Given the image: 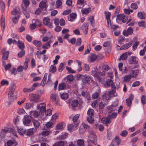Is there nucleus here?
I'll list each match as a JSON object with an SVG mask.
<instances>
[{
  "instance_id": "56",
  "label": "nucleus",
  "mask_w": 146,
  "mask_h": 146,
  "mask_svg": "<svg viewBox=\"0 0 146 146\" xmlns=\"http://www.w3.org/2000/svg\"><path fill=\"white\" fill-rule=\"evenodd\" d=\"M50 46V44L49 42H47L43 45L42 48L44 49H48Z\"/></svg>"
},
{
  "instance_id": "61",
  "label": "nucleus",
  "mask_w": 146,
  "mask_h": 146,
  "mask_svg": "<svg viewBox=\"0 0 146 146\" xmlns=\"http://www.w3.org/2000/svg\"><path fill=\"white\" fill-rule=\"evenodd\" d=\"M33 91V89L31 87L28 89L26 88H24L23 91L24 92H30Z\"/></svg>"
},
{
  "instance_id": "5",
  "label": "nucleus",
  "mask_w": 146,
  "mask_h": 146,
  "mask_svg": "<svg viewBox=\"0 0 146 146\" xmlns=\"http://www.w3.org/2000/svg\"><path fill=\"white\" fill-rule=\"evenodd\" d=\"M8 95V98L10 102H12L17 98V94L14 92H9Z\"/></svg>"
},
{
  "instance_id": "17",
  "label": "nucleus",
  "mask_w": 146,
  "mask_h": 146,
  "mask_svg": "<svg viewBox=\"0 0 146 146\" xmlns=\"http://www.w3.org/2000/svg\"><path fill=\"white\" fill-rule=\"evenodd\" d=\"M101 92V90L100 88H98L97 90V92L94 93L92 95V98L94 99L97 98L99 96V94Z\"/></svg>"
},
{
  "instance_id": "48",
  "label": "nucleus",
  "mask_w": 146,
  "mask_h": 146,
  "mask_svg": "<svg viewBox=\"0 0 146 146\" xmlns=\"http://www.w3.org/2000/svg\"><path fill=\"white\" fill-rule=\"evenodd\" d=\"M103 46L104 47H111V42L110 41H106L104 42Z\"/></svg>"
},
{
  "instance_id": "49",
  "label": "nucleus",
  "mask_w": 146,
  "mask_h": 146,
  "mask_svg": "<svg viewBox=\"0 0 146 146\" xmlns=\"http://www.w3.org/2000/svg\"><path fill=\"white\" fill-rule=\"evenodd\" d=\"M127 57V52L123 53L120 57V58L123 60H125Z\"/></svg>"
},
{
  "instance_id": "18",
  "label": "nucleus",
  "mask_w": 146,
  "mask_h": 146,
  "mask_svg": "<svg viewBox=\"0 0 146 146\" xmlns=\"http://www.w3.org/2000/svg\"><path fill=\"white\" fill-rule=\"evenodd\" d=\"M7 144L8 146H15L17 145V142L15 140H8Z\"/></svg>"
},
{
  "instance_id": "47",
  "label": "nucleus",
  "mask_w": 146,
  "mask_h": 146,
  "mask_svg": "<svg viewBox=\"0 0 146 146\" xmlns=\"http://www.w3.org/2000/svg\"><path fill=\"white\" fill-rule=\"evenodd\" d=\"M8 133V128L7 129H2L0 133V136L3 137L4 136L5 133Z\"/></svg>"
},
{
  "instance_id": "28",
  "label": "nucleus",
  "mask_w": 146,
  "mask_h": 146,
  "mask_svg": "<svg viewBox=\"0 0 146 146\" xmlns=\"http://www.w3.org/2000/svg\"><path fill=\"white\" fill-rule=\"evenodd\" d=\"M33 43L37 47H40L42 44V43L41 41L36 40H34L33 41Z\"/></svg>"
},
{
  "instance_id": "36",
  "label": "nucleus",
  "mask_w": 146,
  "mask_h": 146,
  "mask_svg": "<svg viewBox=\"0 0 146 146\" xmlns=\"http://www.w3.org/2000/svg\"><path fill=\"white\" fill-rule=\"evenodd\" d=\"M87 113L89 116H92L94 113V110L90 108L88 110Z\"/></svg>"
},
{
  "instance_id": "45",
  "label": "nucleus",
  "mask_w": 146,
  "mask_h": 146,
  "mask_svg": "<svg viewBox=\"0 0 146 146\" xmlns=\"http://www.w3.org/2000/svg\"><path fill=\"white\" fill-rule=\"evenodd\" d=\"M33 128L30 129H28L26 132V135L27 136H31L33 134Z\"/></svg>"
},
{
  "instance_id": "13",
  "label": "nucleus",
  "mask_w": 146,
  "mask_h": 146,
  "mask_svg": "<svg viewBox=\"0 0 146 146\" xmlns=\"http://www.w3.org/2000/svg\"><path fill=\"white\" fill-rule=\"evenodd\" d=\"M129 64H137L138 63V58L134 56H132L129 59Z\"/></svg>"
},
{
  "instance_id": "35",
  "label": "nucleus",
  "mask_w": 146,
  "mask_h": 146,
  "mask_svg": "<svg viewBox=\"0 0 146 146\" xmlns=\"http://www.w3.org/2000/svg\"><path fill=\"white\" fill-rule=\"evenodd\" d=\"M89 20L90 21L91 25L94 27L95 26L94 19L93 16H90L88 18Z\"/></svg>"
},
{
  "instance_id": "53",
  "label": "nucleus",
  "mask_w": 146,
  "mask_h": 146,
  "mask_svg": "<svg viewBox=\"0 0 146 146\" xmlns=\"http://www.w3.org/2000/svg\"><path fill=\"white\" fill-rule=\"evenodd\" d=\"M17 129L18 133L20 135H23L25 133V130L23 128H21L19 129L17 128Z\"/></svg>"
},
{
  "instance_id": "58",
  "label": "nucleus",
  "mask_w": 146,
  "mask_h": 146,
  "mask_svg": "<svg viewBox=\"0 0 146 146\" xmlns=\"http://www.w3.org/2000/svg\"><path fill=\"white\" fill-rule=\"evenodd\" d=\"M84 0H78L77 1V7L79 8L80 9L81 8V7H79V5H82L84 3Z\"/></svg>"
},
{
  "instance_id": "6",
  "label": "nucleus",
  "mask_w": 146,
  "mask_h": 146,
  "mask_svg": "<svg viewBox=\"0 0 146 146\" xmlns=\"http://www.w3.org/2000/svg\"><path fill=\"white\" fill-rule=\"evenodd\" d=\"M11 14L12 15H15V16H19V17H20L21 13L19 7H15L12 11Z\"/></svg>"
},
{
  "instance_id": "29",
  "label": "nucleus",
  "mask_w": 146,
  "mask_h": 146,
  "mask_svg": "<svg viewBox=\"0 0 146 146\" xmlns=\"http://www.w3.org/2000/svg\"><path fill=\"white\" fill-rule=\"evenodd\" d=\"M131 42L125 44L120 48V49L124 50L127 49L131 46Z\"/></svg>"
},
{
  "instance_id": "3",
  "label": "nucleus",
  "mask_w": 146,
  "mask_h": 146,
  "mask_svg": "<svg viewBox=\"0 0 146 146\" xmlns=\"http://www.w3.org/2000/svg\"><path fill=\"white\" fill-rule=\"evenodd\" d=\"M89 128V126L85 123L81 125L79 129V133L80 134H82L84 133L86 130Z\"/></svg>"
},
{
  "instance_id": "42",
  "label": "nucleus",
  "mask_w": 146,
  "mask_h": 146,
  "mask_svg": "<svg viewBox=\"0 0 146 146\" xmlns=\"http://www.w3.org/2000/svg\"><path fill=\"white\" fill-rule=\"evenodd\" d=\"M76 62L78 63V66L77 69V71L78 72L81 71L82 70V68L81 66V62L77 60Z\"/></svg>"
},
{
  "instance_id": "10",
  "label": "nucleus",
  "mask_w": 146,
  "mask_h": 146,
  "mask_svg": "<svg viewBox=\"0 0 146 146\" xmlns=\"http://www.w3.org/2000/svg\"><path fill=\"white\" fill-rule=\"evenodd\" d=\"M133 33V29L131 27L128 28L127 30H124L123 32V35L125 36H128L129 35H131Z\"/></svg>"
},
{
  "instance_id": "26",
  "label": "nucleus",
  "mask_w": 146,
  "mask_h": 146,
  "mask_svg": "<svg viewBox=\"0 0 146 146\" xmlns=\"http://www.w3.org/2000/svg\"><path fill=\"white\" fill-rule=\"evenodd\" d=\"M81 94L82 96L87 98L88 100H90V96L88 92L82 91L81 93Z\"/></svg>"
},
{
  "instance_id": "39",
  "label": "nucleus",
  "mask_w": 146,
  "mask_h": 146,
  "mask_svg": "<svg viewBox=\"0 0 146 146\" xmlns=\"http://www.w3.org/2000/svg\"><path fill=\"white\" fill-rule=\"evenodd\" d=\"M25 54V50L24 49L21 50L18 53V56L19 58H21Z\"/></svg>"
},
{
  "instance_id": "31",
  "label": "nucleus",
  "mask_w": 146,
  "mask_h": 146,
  "mask_svg": "<svg viewBox=\"0 0 146 146\" xmlns=\"http://www.w3.org/2000/svg\"><path fill=\"white\" fill-rule=\"evenodd\" d=\"M139 69L136 70H131L132 72V74L133 75V77H136L138 75L139 72Z\"/></svg>"
},
{
  "instance_id": "2",
  "label": "nucleus",
  "mask_w": 146,
  "mask_h": 146,
  "mask_svg": "<svg viewBox=\"0 0 146 146\" xmlns=\"http://www.w3.org/2000/svg\"><path fill=\"white\" fill-rule=\"evenodd\" d=\"M82 81L84 84L90 83L92 81V77L89 76H84L82 78Z\"/></svg>"
},
{
  "instance_id": "23",
  "label": "nucleus",
  "mask_w": 146,
  "mask_h": 146,
  "mask_svg": "<svg viewBox=\"0 0 146 146\" xmlns=\"http://www.w3.org/2000/svg\"><path fill=\"white\" fill-rule=\"evenodd\" d=\"M39 7L41 9H44V10L46 9L47 7L46 3L44 1H41L39 4Z\"/></svg>"
},
{
  "instance_id": "33",
  "label": "nucleus",
  "mask_w": 146,
  "mask_h": 146,
  "mask_svg": "<svg viewBox=\"0 0 146 146\" xmlns=\"http://www.w3.org/2000/svg\"><path fill=\"white\" fill-rule=\"evenodd\" d=\"M78 104V101L76 100H74L72 101L71 105L73 107L75 108L77 107Z\"/></svg>"
},
{
  "instance_id": "37",
  "label": "nucleus",
  "mask_w": 146,
  "mask_h": 146,
  "mask_svg": "<svg viewBox=\"0 0 146 146\" xmlns=\"http://www.w3.org/2000/svg\"><path fill=\"white\" fill-rule=\"evenodd\" d=\"M26 8L25 7L24 8L23 7V12L24 14L25 15L27 19H28L29 18L30 15L29 13L27 12V9H26Z\"/></svg>"
},
{
  "instance_id": "14",
  "label": "nucleus",
  "mask_w": 146,
  "mask_h": 146,
  "mask_svg": "<svg viewBox=\"0 0 146 146\" xmlns=\"http://www.w3.org/2000/svg\"><path fill=\"white\" fill-rule=\"evenodd\" d=\"M89 26V24L86 23H84L82 26V29L85 35L88 33Z\"/></svg>"
},
{
  "instance_id": "34",
  "label": "nucleus",
  "mask_w": 146,
  "mask_h": 146,
  "mask_svg": "<svg viewBox=\"0 0 146 146\" xmlns=\"http://www.w3.org/2000/svg\"><path fill=\"white\" fill-rule=\"evenodd\" d=\"M30 62V60L29 58H27L25 59V61L24 62L23 65V67L24 69L26 70L28 67V62Z\"/></svg>"
},
{
  "instance_id": "15",
  "label": "nucleus",
  "mask_w": 146,
  "mask_h": 146,
  "mask_svg": "<svg viewBox=\"0 0 146 146\" xmlns=\"http://www.w3.org/2000/svg\"><path fill=\"white\" fill-rule=\"evenodd\" d=\"M32 122L34 127L36 129H37L40 126L41 121L40 120H32Z\"/></svg>"
},
{
  "instance_id": "43",
  "label": "nucleus",
  "mask_w": 146,
  "mask_h": 146,
  "mask_svg": "<svg viewBox=\"0 0 146 146\" xmlns=\"http://www.w3.org/2000/svg\"><path fill=\"white\" fill-rule=\"evenodd\" d=\"M56 66L54 64L52 65L50 68L49 71L52 73H54L56 71Z\"/></svg>"
},
{
  "instance_id": "25",
  "label": "nucleus",
  "mask_w": 146,
  "mask_h": 146,
  "mask_svg": "<svg viewBox=\"0 0 146 146\" xmlns=\"http://www.w3.org/2000/svg\"><path fill=\"white\" fill-rule=\"evenodd\" d=\"M18 46L21 49H24L25 48V45L24 42L22 41L18 40L17 41Z\"/></svg>"
},
{
  "instance_id": "8",
  "label": "nucleus",
  "mask_w": 146,
  "mask_h": 146,
  "mask_svg": "<svg viewBox=\"0 0 146 146\" xmlns=\"http://www.w3.org/2000/svg\"><path fill=\"white\" fill-rule=\"evenodd\" d=\"M29 98L31 101L37 102L39 98V96L36 94H30L29 95Z\"/></svg>"
},
{
  "instance_id": "1",
  "label": "nucleus",
  "mask_w": 146,
  "mask_h": 146,
  "mask_svg": "<svg viewBox=\"0 0 146 146\" xmlns=\"http://www.w3.org/2000/svg\"><path fill=\"white\" fill-rule=\"evenodd\" d=\"M32 118V117L31 116H25L23 119V122L24 125L26 126H29Z\"/></svg>"
},
{
  "instance_id": "63",
  "label": "nucleus",
  "mask_w": 146,
  "mask_h": 146,
  "mask_svg": "<svg viewBox=\"0 0 146 146\" xmlns=\"http://www.w3.org/2000/svg\"><path fill=\"white\" fill-rule=\"evenodd\" d=\"M137 16L141 19H143L145 18L143 13L142 12H139L137 13Z\"/></svg>"
},
{
  "instance_id": "24",
  "label": "nucleus",
  "mask_w": 146,
  "mask_h": 146,
  "mask_svg": "<svg viewBox=\"0 0 146 146\" xmlns=\"http://www.w3.org/2000/svg\"><path fill=\"white\" fill-rule=\"evenodd\" d=\"M91 138L90 141L93 143L94 145L97 144V137L96 135H90Z\"/></svg>"
},
{
  "instance_id": "59",
  "label": "nucleus",
  "mask_w": 146,
  "mask_h": 146,
  "mask_svg": "<svg viewBox=\"0 0 146 146\" xmlns=\"http://www.w3.org/2000/svg\"><path fill=\"white\" fill-rule=\"evenodd\" d=\"M66 69L69 73H75L76 72V71L73 70L70 67L67 66L66 67Z\"/></svg>"
},
{
  "instance_id": "40",
  "label": "nucleus",
  "mask_w": 146,
  "mask_h": 146,
  "mask_svg": "<svg viewBox=\"0 0 146 146\" xmlns=\"http://www.w3.org/2000/svg\"><path fill=\"white\" fill-rule=\"evenodd\" d=\"M103 97L106 100H109L111 97V92H109L108 93L105 94Z\"/></svg>"
},
{
  "instance_id": "9",
  "label": "nucleus",
  "mask_w": 146,
  "mask_h": 146,
  "mask_svg": "<svg viewBox=\"0 0 146 146\" xmlns=\"http://www.w3.org/2000/svg\"><path fill=\"white\" fill-rule=\"evenodd\" d=\"M122 21L123 23H125L128 20L127 17H125L123 14H119L117 16V20Z\"/></svg>"
},
{
  "instance_id": "46",
  "label": "nucleus",
  "mask_w": 146,
  "mask_h": 146,
  "mask_svg": "<svg viewBox=\"0 0 146 146\" xmlns=\"http://www.w3.org/2000/svg\"><path fill=\"white\" fill-rule=\"evenodd\" d=\"M56 128L57 130H61L64 128L63 123H61L58 124L56 125Z\"/></svg>"
},
{
  "instance_id": "11",
  "label": "nucleus",
  "mask_w": 146,
  "mask_h": 146,
  "mask_svg": "<svg viewBox=\"0 0 146 146\" xmlns=\"http://www.w3.org/2000/svg\"><path fill=\"white\" fill-rule=\"evenodd\" d=\"M102 122L106 126H108V124H110L111 122V118L108 115L106 117L102 118L101 119Z\"/></svg>"
},
{
  "instance_id": "41",
  "label": "nucleus",
  "mask_w": 146,
  "mask_h": 146,
  "mask_svg": "<svg viewBox=\"0 0 146 146\" xmlns=\"http://www.w3.org/2000/svg\"><path fill=\"white\" fill-rule=\"evenodd\" d=\"M8 132L14 135L17 136V135L13 128H8Z\"/></svg>"
},
{
  "instance_id": "57",
  "label": "nucleus",
  "mask_w": 146,
  "mask_h": 146,
  "mask_svg": "<svg viewBox=\"0 0 146 146\" xmlns=\"http://www.w3.org/2000/svg\"><path fill=\"white\" fill-rule=\"evenodd\" d=\"M104 13L106 20L110 19L111 13L109 12L106 11H105Z\"/></svg>"
},
{
  "instance_id": "55",
  "label": "nucleus",
  "mask_w": 146,
  "mask_h": 146,
  "mask_svg": "<svg viewBox=\"0 0 146 146\" xmlns=\"http://www.w3.org/2000/svg\"><path fill=\"white\" fill-rule=\"evenodd\" d=\"M141 100L142 104L143 105H145L146 102L145 96L144 95H143L141 98Z\"/></svg>"
},
{
  "instance_id": "32",
  "label": "nucleus",
  "mask_w": 146,
  "mask_h": 146,
  "mask_svg": "<svg viewBox=\"0 0 146 146\" xmlns=\"http://www.w3.org/2000/svg\"><path fill=\"white\" fill-rule=\"evenodd\" d=\"M9 51H6L3 53L2 58L3 60H7L9 57Z\"/></svg>"
},
{
  "instance_id": "30",
  "label": "nucleus",
  "mask_w": 146,
  "mask_h": 146,
  "mask_svg": "<svg viewBox=\"0 0 146 146\" xmlns=\"http://www.w3.org/2000/svg\"><path fill=\"white\" fill-rule=\"evenodd\" d=\"M91 11V9L90 8H83L82 9L81 12L82 13L84 14H87Z\"/></svg>"
},
{
  "instance_id": "7",
  "label": "nucleus",
  "mask_w": 146,
  "mask_h": 146,
  "mask_svg": "<svg viewBox=\"0 0 146 146\" xmlns=\"http://www.w3.org/2000/svg\"><path fill=\"white\" fill-rule=\"evenodd\" d=\"M92 75L94 76L98 80L99 82L102 84L103 82V80L102 78L99 76L98 72H97L95 70H92Z\"/></svg>"
},
{
  "instance_id": "19",
  "label": "nucleus",
  "mask_w": 146,
  "mask_h": 146,
  "mask_svg": "<svg viewBox=\"0 0 146 146\" xmlns=\"http://www.w3.org/2000/svg\"><path fill=\"white\" fill-rule=\"evenodd\" d=\"M112 142L118 146L121 142V140L120 139L119 137L116 136L112 140Z\"/></svg>"
},
{
  "instance_id": "64",
  "label": "nucleus",
  "mask_w": 146,
  "mask_h": 146,
  "mask_svg": "<svg viewBox=\"0 0 146 146\" xmlns=\"http://www.w3.org/2000/svg\"><path fill=\"white\" fill-rule=\"evenodd\" d=\"M50 132V131H43L42 133V135L43 136H46L48 135Z\"/></svg>"
},
{
  "instance_id": "4",
  "label": "nucleus",
  "mask_w": 146,
  "mask_h": 146,
  "mask_svg": "<svg viewBox=\"0 0 146 146\" xmlns=\"http://www.w3.org/2000/svg\"><path fill=\"white\" fill-rule=\"evenodd\" d=\"M50 19L48 17H45L43 19V22L44 25L47 26L49 28H53L52 23L50 21Z\"/></svg>"
},
{
  "instance_id": "62",
  "label": "nucleus",
  "mask_w": 146,
  "mask_h": 146,
  "mask_svg": "<svg viewBox=\"0 0 146 146\" xmlns=\"http://www.w3.org/2000/svg\"><path fill=\"white\" fill-rule=\"evenodd\" d=\"M73 76L72 75H70L67 76V81L69 82H71L73 80Z\"/></svg>"
},
{
  "instance_id": "20",
  "label": "nucleus",
  "mask_w": 146,
  "mask_h": 146,
  "mask_svg": "<svg viewBox=\"0 0 146 146\" xmlns=\"http://www.w3.org/2000/svg\"><path fill=\"white\" fill-rule=\"evenodd\" d=\"M23 3L22 5V8L23 9V7L27 9V8L29 5L30 2L28 0H23Z\"/></svg>"
},
{
  "instance_id": "38",
  "label": "nucleus",
  "mask_w": 146,
  "mask_h": 146,
  "mask_svg": "<svg viewBox=\"0 0 146 146\" xmlns=\"http://www.w3.org/2000/svg\"><path fill=\"white\" fill-rule=\"evenodd\" d=\"M66 84L64 83H62L59 84L58 86V90H63L66 88Z\"/></svg>"
},
{
  "instance_id": "21",
  "label": "nucleus",
  "mask_w": 146,
  "mask_h": 146,
  "mask_svg": "<svg viewBox=\"0 0 146 146\" xmlns=\"http://www.w3.org/2000/svg\"><path fill=\"white\" fill-rule=\"evenodd\" d=\"M106 84L108 86H111L112 88H113V89H115V86L113 85V82L111 79H108L107 80Z\"/></svg>"
},
{
  "instance_id": "16",
  "label": "nucleus",
  "mask_w": 146,
  "mask_h": 146,
  "mask_svg": "<svg viewBox=\"0 0 146 146\" xmlns=\"http://www.w3.org/2000/svg\"><path fill=\"white\" fill-rule=\"evenodd\" d=\"M88 58L92 62H93L97 59V57L96 54L91 53L89 56Z\"/></svg>"
},
{
  "instance_id": "22",
  "label": "nucleus",
  "mask_w": 146,
  "mask_h": 146,
  "mask_svg": "<svg viewBox=\"0 0 146 146\" xmlns=\"http://www.w3.org/2000/svg\"><path fill=\"white\" fill-rule=\"evenodd\" d=\"M30 115L31 116L33 115L35 117H37L39 116L40 113L36 111H31L30 113Z\"/></svg>"
},
{
  "instance_id": "52",
  "label": "nucleus",
  "mask_w": 146,
  "mask_h": 146,
  "mask_svg": "<svg viewBox=\"0 0 146 146\" xmlns=\"http://www.w3.org/2000/svg\"><path fill=\"white\" fill-rule=\"evenodd\" d=\"M77 144L78 146H82L84 144V141L82 139H80L77 140Z\"/></svg>"
},
{
  "instance_id": "12",
  "label": "nucleus",
  "mask_w": 146,
  "mask_h": 146,
  "mask_svg": "<svg viewBox=\"0 0 146 146\" xmlns=\"http://www.w3.org/2000/svg\"><path fill=\"white\" fill-rule=\"evenodd\" d=\"M37 109L39 110L41 113L45 112L46 110L45 104L42 103L38 105Z\"/></svg>"
},
{
  "instance_id": "27",
  "label": "nucleus",
  "mask_w": 146,
  "mask_h": 146,
  "mask_svg": "<svg viewBox=\"0 0 146 146\" xmlns=\"http://www.w3.org/2000/svg\"><path fill=\"white\" fill-rule=\"evenodd\" d=\"M5 16L2 15L1 19V25L2 28L4 29L5 27Z\"/></svg>"
},
{
  "instance_id": "54",
  "label": "nucleus",
  "mask_w": 146,
  "mask_h": 146,
  "mask_svg": "<svg viewBox=\"0 0 146 146\" xmlns=\"http://www.w3.org/2000/svg\"><path fill=\"white\" fill-rule=\"evenodd\" d=\"M139 42L138 41H136L133 46V50H135L137 48L138 45L139 44Z\"/></svg>"
},
{
  "instance_id": "44",
  "label": "nucleus",
  "mask_w": 146,
  "mask_h": 146,
  "mask_svg": "<svg viewBox=\"0 0 146 146\" xmlns=\"http://www.w3.org/2000/svg\"><path fill=\"white\" fill-rule=\"evenodd\" d=\"M3 66L4 67L5 69V70H9L11 67V64L9 63L7 65L6 64V63L5 64H3Z\"/></svg>"
},
{
  "instance_id": "50",
  "label": "nucleus",
  "mask_w": 146,
  "mask_h": 146,
  "mask_svg": "<svg viewBox=\"0 0 146 146\" xmlns=\"http://www.w3.org/2000/svg\"><path fill=\"white\" fill-rule=\"evenodd\" d=\"M61 97L62 99L66 100L68 98V95L66 93H64L61 94Z\"/></svg>"
},
{
  "instance_id": "60",
  "label": "nucleus",
  "mask_w": 146,
  "mask_h": 146,
  "mask_svg": "<svg viewBox=\"0 0 146 146\" xmlns=\"http://www.w3.org/2000/svg\"><path fill=\"white\" fill-rule=\"evenodd\" d=\"M131 75H127L125 76L124 78V80L126 82L129 81L131 78Z\"/></svg>"
},
{
  "instance_id": "51",
  "label": "nucleus",
  "mask_w": 146,
  "mask_h": 146,
  "mask_svg": "<svg viewBox=\"0 0 146 146\" xmlns=\"http://www.w3.org/2000/svg\"><path fill=\"white\" fill-rule=\"evenodd\" d=\"M64 143L63 141H60L55 143L52 146H64Z\"/></svg>"
}]
</instances>
